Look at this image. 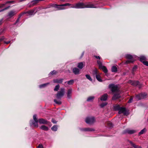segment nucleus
Masks as SVG:
<instances>
[{
	"mask_svg": "<svg viewBox=\"0 0 148 148\" xmlns=\"http://www.w3.org/2000/svg\"><path fill=\"white\" fill-rule=\"evenodd\" d=\"M119 114L123 113L124 115H127L128 114V112L126 110V108L124 107H121L119 111Z\"/></svg>",
	"mask_w": 148,
	"mask_h": 148,
	"instance_id": "8",
	"label": "nucleus"
},
{
	"mask_svg": "<svg viewBox=\"0 0 148 148\" xmlns=\"http://www.w3.org/2000/svg\"><path fill=\"white\" fill-rule=\"evenodd\" d=\"M125 57L128 60L126 61L125 63L126 64H128L130 62H133L134 61L136 60L134 58H136L137 56H132L130 54H127L125 55Z\"/></svg>",
	"mask_w": 148,
	"mask_h": 148,
	"instance_id": "3",
	"label": "nucleus"
},
{
	"mask_svg": "<svg viewBox=\"0 0 148 148\" xmlns=\"http://www.w3.org/2000/svg\"><path fill=\"white\" fill-rule=\"evenodd\" d=\"M97 63L99 65V68H100L103 66L102 65V63L101 62V61L99 60H98L97 61Z\"/></svg>",
	"mask_w": 148,
	"mask_h": 148,
	"instance_id": "36",
	"label": "nucleus"
},
{
	"mask_svg": "<svg viewBox=\"0 0 148 148\" xmlns=\"http://www.w3.org/2000/svg\"><path fill=\"white\" fill-rule=\"evenodd\" d=\"M72 90L71 88H70L68 90L67 92V97L69 99L71 98V96Z\"/></svg>",
	"mask_w": 148,
	"mask_h": 148,
	"instance_id": "12",
	"label": "nucleus"
},
{
	"mask_svg": "<svg viewBox=\"0 0 148 148\" xmlns=\"http://www.w3.org/2000/svg\"><path fill=\"white\" fill-rule=\"evenodd\" d=\"M146 60V58L144 56H141L140 57V61L143 63L144 62H145V60Z\"/></svg>",
	"mask_w": 148,
	"mask_h": 148,
	"instance_id": "22",
	"label": "nucleus"
},
{
	"mask_svg": "<svg viewBox=\"0 0 148 148\" xmlns=\"http://www.w3.org/2000/svg\"><path fill=\"white\" fill-rule=\"evenodd\" d=\"M73 72L75 75H78L79 74V70L77 68H75L73 70Z\"/></svg>",
	"mask_w": 148,
	"mask_h": 148,
	"instance_id": "15",
	"label": "nucleus"
},
{
	"mask_svg": "<svg viewBox=\"0 0 148 148\" xmlns=\"http://www.w3.org/2000/svg\"><path fill=\"white\" fill-rule=\"evenodd\" d=\"M49 84V83H47L45 84H43L40 85L39 86V87L40 88H42L43 87H44L45 86H46L48 84Z\"/></svg>",
	"mask_w": 148,
	"mask_h": 148,
	"instance_id": "32",
	"label": "nucleus"
},
{
	"mask_svg": "<svg viewBox=\"0 0 148 148\" xmlns=\"http://www.w3.org/2000/svg\"><path fill=\"white\" fill-rule=\"evenodd\" d=\"M81 130L84 131H94V129L89 128H87L81 129Z\"/></svg>",
	"mask_w": 148,
	"mask_h": 148,
	"instance_id": "17",
	"label": "nucleus"
},
{
	"mask_svg": "<svg viewBox=\"0 0 148 148\" xmlns=\"http://www.w3.org/2000/svg\"><path fill=\"white\" fill-rule=\"evenodd\" d=\"M10 42V41H8L7 42H4V43L6 44H8Z\"/></svg>",
	"mask_w": 148,
	"mask_h": 148,
	"instance_id": "47",
	"label": "nucleus"
},
{
	"mask_svg": "<svg viewBox=\"0 0 148 148\" xmlns=\"http://www.w3.org/2000/svg\"><path fill=\"white\" fill-rule=\"evenodd\" d=\"M143 64L145 65L148 66V62L147 61H145L143 62Z\"/></svg>",
	"mask_w": 148,
	"mask_h": 148,
	"instance_id": "42",
	"label": "nucleus"
},
{
	"mask_svg": "<svg viewBox=\"0 0 148 148\" xmlns=\"http://www.w3.org/2000/svg\"><path fill=\"white\" fill-rule=\"evenodd\" d=\"M147 94L145 93H141L138 95L136 97V98L138 100L144 99L146 97Z\"/></svg>",
	"mask_w": 148,
	"mask_h": 148,
	"instance_id": "7",
	"label": "nucleus"
},
{
	"mask_svg": "<svg viewBox=\"0 0 148 148\" xmlns=\"http://www.w3.org/2000/svg\"><path fill=\"white\" fill-rule=\"evenodd\" d=\"M83 62H80L78 63L77 67L80 69H82L83 67Z\"/></svg>",
	"mask_w": 148,
	"mask_h": 148,
	"instance_id": "24",
	"label": "nucleus"
},
{
	"mask_svg": "<svg viewBox=\"0 0 148 148\" xmlns=\"http://www.w3.org/2000/svg\"><path fill=\"white\" fill-rule=\"evenodd\" d=\"M9 7H10L9 6V7H8L7 8H4V9H3L2 10H0V12H2V11H4V10H6L7 9H8Z\"/></svg>",
	"mask_w": 148,
	"mask_h": 148,
	"instance_id": "44",
	"label": "nucleus"
},
{
	"mask_svg": "<svg viewBox=\"0 0 148 148\" xmlns=\"http://www.w3.org/2000/svg\"><path fill=\"white\" fill-rule=\"evenodd\" d=\"M129 83L131 84V85L134 86H138L139 88H140L141 87V85L140 83L139 82L137 81H132L130 80L129 81Z\"/></svg>",
	"mask_w": 148,
	"mask_h": 148,
	"instance_id": "6",
	"label": "nucleus"
},
{
	"mask_svg": "<svg viewBox=\"0 0 148 148\" xmlns=\"http://www.w3.org/2000/svg\"><path fill=\"white\" fill-rule=\"evenodd\" d=\"M20 16H19V17L18 18H17V19L16 22L14 24V25H16V23H18L19 21V19H20Z\"/></svg>",
	"mask_w": 148,
	"mask_h": 148,
	"instance_id": "43",
	"label": "nucleus"
},
{
	"mask_svg": "<svg viewBox=\"0 0 148 148\" xmlns=\"http://www.w3.org/2000/svg\"><path fill=\"white\" fill-rule=\"evenodd\" d=\"M109 87L111 89L112 92H116V93L112 97V99L113 100H115L120 97V96L119 93L118 87L117 85L111 84L109 85Z\"/></svg>",
	"mask_w": 148,
	"mask_h": 148,
	"instance_id": "2",
	"label": "nucleus"
},
{
	"mask_svg": "<svg viewBox=\"0 0 148 148\" xmlns=\"http://www.w3.org/2000/svg\"><path fill=\"white\" fill-rule=\"evenodd\" d=\"M60 88V86L59 84L57 85L54 89V90L55 91H57Z\"/></svg>",
	"mask_w": 148,
	"mask_h": 148,
	"instance_id": "35",
	"label": "nucleus"
},
{
	"mask_svg": "<svg viewBox=\"0 0 148 148\" xmlns=\"http://www.w3.org/2000/svg\"><path fill=\"white\" fill-rule=\"evenodd\" d=\"M71 6L70 8H96V6L90 2L84 3H78L75 4H71L69 3H66L60 5H58L56 4L52 5V6L57 8L58 10H64L66 9L64 6Z\"/></svg>",
	"mask_w": 148,
	"mask_h": 148,
	"instance_id": "1",
	"label": "nucleus"
},
{
	"mask_svg": "<svg viewBox=\"0 0 148 148\" xmlns=\"http://www.w3.org/2000/svg\"><path fill=\"white\" fill-rule=\"evenodd\" d=\"M26 0H19V2H22V1H26Z\"/></svg>",
	"mask_w": 148,
	"mask_h": 148,
	"instance_id": "52",
	"label": "nucleus"
},
{
	"mask_svg": "<svg viewBox=\"0 0 148 148\" xmlns=\"http://www.w3.org/2000/svg\"><path fill=\"white\" fill-rule=\"evenodd\" d=\"M74 81L73 80H71L69 81H67L65 82V83H67L69 85H71L73 84L74 83Z\"/></svg>",
	"mask_w": 148,
	"mask_h": 148,
	"instance_id": "28",
	"label": "nucleus"
},
{
	"mask_svg": "<svg viewBox=\"0 0 148 148\" xmlns=\"http://www.w3.org/2000/svg\"><path fill=\"white\" fill-rule=\"evenodd\" d=\"M54 101L55 103L59 105L61 104L62 103L60 101H57L56 99H54Z\"/></svg>",
	"mask_w": 148,
	"mask_h": 148,
	"instance_id": "33",
	"label": "nucleus"
},
{
	"mask_svg": "<svg viewBox=\"0 0 148 148\" xmlns=\"http://www.w3.org/2000/svg\"><path fill=\"white\" fill-rule=\"evenodd\" d=\"M95 121V118L93 117H88L85 120L86 123L87 124H91L94 123Z\"/></svg>",
	"mask_w": 148,
	"mask_h": 148,
	"instance_id": "5",
	"label": "nucleus"
},
{
	"mask_svg": "<svg viewBox=\"0 0 148 148\" xmlns=\"http://www.w3.org/2000/svg\"><path fill=\"white\" fill-rule=\"evenodd\" d=\"M84 52H83L82 53V56H83V55H84Z\"/></svg>",
	"mask_w": 148,
	"mask_h": 148,
	"instance_id": "56",
	"label": "nucleus"
},
{
	"mask_svg": "<svg viewBox=\"0 0 148 148\" xmlns=\"http://www.w3.org/2000/svg\"><path fill=\"white\" fill-rule=\"evenodd\" d=\"M112 71L113 72H115L117 71V69L115 66H112L111 69Z\"/></svg>",
	"mask_w": 148,
	"mask_h": 148,
	"instance_id": "26",
	"label": "nucleus"
},
{
	"mask_svg": "<svg viewBox=\"0 0 148 148\" xmlns=\"http://www.w3.org/2000/svg\"><path fill=\"white\" fill-rule=\"evenodd\" d=\"M100 69H101L105 73H107L108 72V70L106 67L104 66H103L99 68Z\"/></svg>",
	"mask_w": 148,
	"mask_h": 148,
	"instance_id": "19",
	"label": "nucleus"
},
{
	"mask_svg": "<svg viewBox=\"0 0 148 148\" xmlns=\"http://www.w3.org/2000/svg\"><path fill=\"white\" fill-rule=\"evenodd\" d=\"M16 12L14 11H10L8 14L7 17L9 18H11L16 14Z\"/></svg>",
	"mask_w": 148,
	"mask_h": 148,
	"instance_id": "9",
	"label": "nucleus"
},
{
	"mask_svg": "<svg viewBox=\"0 0 148 148\" xmlns=\"http://www.w3.org/2000/svg\"><path fill=\"white\" fill-rule=\"evenodd\" d=\"M97 79L99 82H102V80L101 79L100 75H97L96 76Z\"/></svg>",
	"mask_w": 148,
	"mask_h": 148,
	"instance_id": "27",
	"label": "nucleus"
},
{
	"mask_svg": "<svg viewBox=\"0 0 148 148\" xmlns=\"http://www.w3.org/2000/svg\"><path fill=\"white\" fill-rule=\"evenodd\" d=\"M30 122V124L32 123V125H34L35 127H38V121H33L32 120H31Z\"/></svg>",
	"mask_w": 148,
	"mask_h": 148,
	"instance_id": "20",
	"label": "nucleus"
},
{
	"mask_svg": "<svg viewBox=\"0 0 148 148\" xmlns=\"http://www.w3.org/2000/svg\"><path fill=\"white\" fill-rule=\"evenodd\" d=\"M33 119L34 121H38V120L37 118V116L36 115H34L33 116Z\"/></svg>",
	"mask_w": 148,
	"mask_h": 148,
	"instance_id": "38",
	"label": "nucleus"
},
{
	"mask_svg": "<svg viewBox=\"0 0 148 148\" xmlns=\"http://www.w3.org/2000/svg\"><path fill=\"white\" fill-rule=\"evenodd\" d=\"M40 128L41 129L45 131H47L48 130V127L44 125H42L40 127Z\"/></svg>",
	"mask_w": 148,
	"mask_h": 148,
	"instance_id": "23",
	"label": "nucleus"
},
{
	"mask_svg": "<svg viewBox=\"0 0 148 148\" xmlns=\"http://www.w3.org/2000/svg\"><path fill=\"white\" fill-rule=\"evenodd\" d=\"M108 95L106 94H105L102 96L101 97V101H105L107 99Z\"/></svg>",
	"mask_w": 148,
	"mask_h": 148,
	"instance_id": "18",
	"label": "nucleus"
},
{
	"mask_svg": "<svg viewBox=\"0 0 148 148\" xmlns=\"http://www.w3.org/2000/svg\"><path fill=\"white\" fill-rule=\"evenodd\" d=\"M121 107L119 105H116L114 106V109L115 110H118L119 111Z\"/></svg>",
	"mask_w": 148,
	"mask_h": 148,
	"instance_id": "25",
	"label": "nucleus"
},
{
	"mask_svg": "<svg viewBox=\"0 0 148 148\" xmlns=\"http://www.w3.org/2000/svg\"><path fill=\"white\" fill-rule=\"evenodd\" d=\"M3 39L4 38H0V42L2 41V40H3Z\"/></svg>",
	"mask_w": 148,
	"mask_h": 148,
	"instance_id": "51",
	"label": "nucleus"
},
{
	"mask_svg": "<svg viewBox=\"0 0 148 148\" xmlns=\"http://www.w3.org/2000/svg\"><path fill=\"white\" fill-rule=\"evenodd\" d=\"M38 148H43L42 146L41 145H39L38 147Z\"/></svg>",
	"mask_w": 148,
	"mask_h": 148,
	"instance_id": "45",
	"label": "nucleus"
},
{
	"mask_svg": "<svg viewBox=\"0 0 148 148\" xmlns=\"http://www.w3.org/2000/svg\"><path fill=\"white\" fill-rule=\"evenodd\" d=\"M63 80V79H56L53 80V82L55 83H60L62 82Z\"/></svg>",
	"mask_w": 148,
	"mask_h": 148,
	"instance_id": "16",
	"label": "nucleus"
},
{
	"mask_svg": "<svg viewBox=\"0 0 148 148\" xmlns=\"http://www.w3.org/2000/svg\"><path fill=\"white\" fill-rule=\"evenodd\" d=\"M38 0H33L31 1L29 4H30L29 6L30 7L36 5L37 3H38Z\"/></svg>",
	"mask_w": 148,
	"mask_h": 148,
	"instance_id": "10",
	"label": "nucleus"
},
{
	"mask_svg": "<svg viewBox=\"0 0 148 148\" xmlns=\"http://www.w3.org/2000/svg\"><path fill=\"white\" fill-rule=\"evenodd\" d=\"M52 122L54 123H56V121L54 119H53L52 120Z\"/></svg>",
	"mask_w": 148,
	"mask_h": 148,
	"instance_id": "48",
	"label": "nucleus"
},
{
	"mask_svg": "<svg viewBox=\"0 0 148 148\" xmlns=\"http://www.w3.org/2000/svg\"><path fill=\"white\" fill-rule=\"evenodd\" d=\"M56 73V72L54 70H53V71H51L49 74H51V75H54Z\"/></svg>",
	"mask_w": 148,
	"mask_h": 148,
	"instance_id": "41",
	"label": "nucleus"
},
{
	"mask_svg": "<svg viewBox=\"0 0 148 148\" xmlns=\"http://www.w3.org/2000/svg\"><path fill=\"white\" fill-rule=\"evenodd\" d=\"M13 2V1H7L6 2V3H9Z\"/></svg>",
	"mask_w": 148,
	"mask_h": 148,
	"instance_id": "50",
	"label": "nucleus"
},
{
	"mask_svg": "<svg viewBox=\"0 0 148 148\" xmlns=\"http://www.w3.org/2000/svg\"><path fill=\"white\" fill-rule=\"evenodd\" d=\"M95 57L97 59H100V58L99 56H95Z\"/></svg>",
	"mask_w": 148,
	"mask_h": 148,
	"instance_id": "49",
	"label": "nucleus"
},
{
	"mask_svg": "<svg viewBox=\"0 0 148 148\" xmlns=\"http://www.w3.org/2000/svg\"><path fill=\"white\" fill-rule=\"evenodd\" d=\"M97 70V69H94L93 72V75H95L96 76L97 75H98V74Z\"/></svg>",
	"mask_w": 148,
	"mask_h": 148,
	"instance_id": "31",
	"label": "nucleus"
},
{
	"mask_svg": "<svg viewBox=\"0 0 148 148\" xmlns=\"http://www.w3.org/2000/svg\"><path fill=\"white\" fill-rule=\"evenodd\" d=\"M94 98L95 97L94 96L90 97L88 98L87 101H92L94 99Z\"/></svg>",
	"mask_w": 148,
	"mask_h": 148,
	"instance_id": "29",
	"label": "nucleus"
},
{
	"mask_svg": "<svg viewBox=\"0 0 148 148\" xmlns=\"http://www.w3.org/2000/svg\"><path fill=\"white\" fill-rule=\"evenodd\" d=\"M107 103H103L101 104L100 105V106L101 108H103L104 106H105L107 105Z\"/></svg>",
	"mask_w": 148,
	"mask_h": 148,
	"instance_id": "39",
	"label": "nucleus"
},
{
	"mask_svg": "<svg viewBox=\"0 0 148 148\" xmlns=\"http://www.w3.org/2000/svg\"><path fill=\"white\" fill-rule=\"evenodd\" d=\"M137 69V67L136 66H134L132 69L133 74H134L133 72L135 71Z\"/></svg>",
	"mask_w": 148,
	"mask_h": 148,
	"instance_id": "40",
	"label": "nucleus"
},
{
	"mask_svg": "<svg viewBox=\"0 0 148 148\" xmlns=\"http://www.w3.org/2000/svg\"><path fill=\"white\" fill-rule=\"evenodd\" d=\"M45 0H38V2H39L40 1H44Z\"/></svg>",
	"mask_w": 148,
	"mask_h": 148,
	"instance_id": "55",
	"label": "nucleus"
},
{
	"mask_svg": "<svg viewBox=\"0 0 148 148\" xmlns=\"http://www.w3.org/2000/svg\"><path fill=\"white\" fill-rule=\"evenodd\" d=\"M2 20H3L2 19H1L0 20V25H1V24H2Z\"/></svg>",
	"mask_w": 148,
	"mask_h": 148,
	"instance_id": "53",
	"label": "nucleus"
},
{
	"mask_svg": "<svg viewBox=\"0 0 148 148\" xmlns=\"http://www.w3.org/2000/svg\"><path fill=\"white\" fill-rule=\"evenodd\" d=\"M52 130L54 131H56L57 130V126L56 125L53 126L51 128Z\"/></svg>",
	"mask_w": 148,
	"mask_h": 148,
	"instance_id": "34",
	"label": "nucleus"
},
{
	"mask_svg": "<svg viewBox=\"0 0 148 148\" xmlns=\"http://www.w3.org/2000/svg\"><path fill=\"white\" fill-rule=\"evenodd\" d=\"M36 12V9H34L29 10L26 12V13L29 15H31L34 14Z\"/></svg>",
	"mask_w": 148,
	"mask_h": 148,
	"instance_id": "11",
	"label": "nucleus"
},
{
	"mask_svg": "<svg viewBox=\"0 0 148 148\" xmlns=\"http://www.w3.org/2000/svg\"><path fill=\"white\" fill-rule=\"evenodd\" d=\"M133 99L132 98L130 99L129 101H128V102L129 103H130L132 102V100Z\"/></svg>",
	"mask_w": 148,
	"mask_h": 148,
	"instance_id": "46",
	"label": "nucleus"
},
{
	"mask_svg": "<svg viewBox=\"0 0 148 148\" xmlns=\"http://www.w3.org/2000/svg\"><path fill=\"white\" fill-rule=\"evenodd\" d=\"M136 132V131L134 130L127 129L125 130V133H127L129 134H132L135 133Z\"/></svg>",
	"mask_w": 148,
	"mask_h": 148,
	"instance_id": "13",
	"label": "nucleus"
},
{
	"mask_svg": "<svg viewBox=\"0 0 148 148\" xmlns=\"http://www.w3.org/2000/svg\"><path fill=\"white\" fill-rule=\"evenodd\" d=\"M65 89L64 88H61L60 91H58L56 95V98L58 99H61L64 96L65 93Z\"/></svg>",
	"mask_w": 148,
	"mask_h": 148,
	"instance_id": "4",
	"label": "nucleus"
},
{
	"mask_svg": "<svg viewBox=\"0 0 148 148\" xmlns=\"http://www.w3.org/2000/svg\"><path fill=\"white\" fill-rule=\"evenodd\" d=\"M86 78L89 79L90 81H92V79L91 78V77H90V75H86Z\"/></svg>",
	"mask_w": 148,
	"mask_h": 148,
	"instance_id": "37",
	"label": "nucleus"
},
{
	"mask_svg": "<svg viewBox=\"0 0 148 148\" xmlns=\"http://www.w3.org/2000/svg\"><path fill=\"white\" fill-rule=\"evenodd\" d=\"M130 144L132 145V146L135 148H142L141 146L136 145L131 141H130Z\"/></svg>",
	"mask_w": 148,
	"mask_h": 148,
	"instance_id": "21",
	"label": "nucleus"
},
{
	"mask_svg": "<svg viewBox=\"0 0 148 148\" xmlns=\"http://www.w3.org/2000/svg\"><path fill=\"white\" fill-rule=\"evenodd\" d=\"M38 122L40 124H47L48 123V121L43 119H38Z\"/></svg>",
	"mask_w": 148,
	"mask_h": 148,
	"instance_id": "14",
	"label": "nucleus"
},
{
	"mask_svg": "<svg viewBox=\"0 0 148 148\" xmlns=\"http://www.w3.org/2000/svg\"><path fill=\"white\" fill-rule=\"evenodd\" d=\"M146 131V130L145 128H144L140 132H139L138 134L139 135H140L143 134Z\"/></svg>",
	"mask_w": 148,
	"mask_h": 148,
	"instance_id": "30",
	"label": "nucleus"
},
{
	"mask_svg": "<svg viewBox=\"0 0 148 148\" xmlns=\"http://www.w3.org/2000/svg\"><path fill=\"white\" fill-rule=\"evenodd\" d=\"M5 4H2L0 6V8L2 7Z\"/></svg>",
	"mask_w": 148,
	"mask_h": 148,
	"instance_id": "54",
	"label": "nucleus"
}]
</instances>
